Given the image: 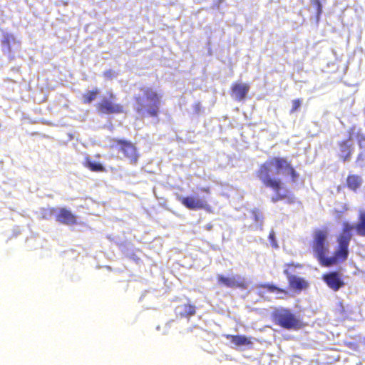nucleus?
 Listing matches in <instances>:
<instances>
[{"label":"nucleus","instance_id":"aec40b11","mask_svg":"<svg viewBox=\"0 0 365 365\" xmlns=\"http://www.w3.org/2000/svg\"><path fill=\"white\" fill-rule=\"evenodd\" d=\"M264 287L267 288L269 292L276 293L278 295V298H283L282 295H285L287 294L285 291L272 285H266Z\"/></svg>","mask_w":365,"mask_h":365},{"label":"nucleus","instance_id":"7ed1b4c3","mask_svg":"<svg viewBox=\"0 0 365 365\" xmlns=\"http://www.w3.org/2000/svg\"><path fill=\"white\" fill-rule=\"evenodd\" d=\"M162 95L150 87L142 88L135 96V110L137 113L144 116H158Z\"/></svg>","mask_w":365,"mask_h":365},{"label":"nucleus","instance_id":"5701e85b","mask_svg":"<svg viewBox=\"0 0 365 365\" xmlns=\"http://www.w3.org/2000/svg\"><path fill=\"white\" fill-rule=\"evenodd\" d=\"M314 4L315 9L317 10V19H318L319 16L322 13V5L319 0H314Z\"/></svg>","mask_w":365,"mask_h":365},{"label":"nucleus","instance_id":"dca6fc26","mask_svg":"<svg viewBox=\"0 0 365 365\" xmlns=\"http://www.w3.org/2000/svg\"><path fill=\"white\" fill-rule=\"evenodd\" d=\"M361 179L356 175L349 176L347 178V184L350 189L355 190L361 185Z\"/></svg>","mask_w":365,"mask_h":365},{"label":"nucleus","instance_id":"1a4fd4ad","mask_svg":"<svg viewBox=\"0 0 365 365\" xmlns=\"http://www.w3.org/2000/svg\"><path fill=\"white\" fill-rule=\"evenodd\" d=\"M323 278L327 285L334 290H338L344 285V282L336 272H331L325 274Z\"/></svg>","mask_w":365,"mask_h":365},{"label":"nucleus","instance_id":"6ab92c4d","mask_svg":"<svg viewBox=\"0 0 365 365\" xmlns=\"http://www.w3.org/2000/svg\"><path fill=\"white\" fill-rule=\"evenodd\" d=\"M14 41L13 35L6 34L4 36V40L2 41V47L4 51H10L11 42Z\"/></svg>","mask_w":365,"mask_h":365},{"label":"nucleus","instance_id":"9b49d317","mask_svg":"<svg viewBox=\"0 0 365 365\" xmlns=\"http://www.w3.org/2000/svg\"><path fill=\"white\" fill-rule=\"evenodd\" d=\"M57 221L61 223L70 225L76 223V217L71 211L65 208H61L59 210V212L57 215Z\"/></svg>","mask_w":365,"mask_h":365},{"label":"nucleus","instance_id":"a878e982","mask_svg":"<svg viewBox=\"0 0 365 365\" xmlns=\"http://www.w3.org/2000/svg\"><path fill=\"white\" fill-rule=\"evenodd\" d=\"M104 76L106 78H112L114 76V72L109 70L104 73Z\"/></svg>","mask_w":365,"mask_h":365},{"label":"nucleus","instance_id":"a211bd4d","mask_svg":"<svg viewBox=\"0 0 365 365\" xmlns=\"http://www.w3.org/2000/svg\"><path fill=\"white\" fill-rule=\"evenodd\" d=\"M85 165L92 171L103 170V167L101 163L93 162L88 158H86V159Z\"/></svg>","mask_w":365,"mask_h":365},{"label":"nucleus","instance_id":"39448f33","mask_svg":"<svg viewBox=\"0 0 365 365\" xmlns=\"http://www.w3.org/2000/svg\"><path fill=\"white\" fill-rule=\"evenodd\" d=\"M354 141H357L361 148H365V136L361 134L360 130L355 127L349 133V139L340 144L341 157L344 161L349 160Z\"/></svg>","mask_w":365,"mask_h":365},{"label":"nucleus","instance_id":"9d476101","mask_svg":"<svg viewBox=\"0 0 365 365\" xmlns=\"http://www.w3.org/2000/svg\"><path fill=\"white\" fill-rule=\"evenodd\" d=\"M250 90V86L243 83L235 84L232 88V96L237 101L243 100Z\"/></svg>","mask_w":365,"mask_h":365},{"label":"nucleus","instance_id":"bb28decb","mask_svg":"<svg viewBox=\"0 0 365 365\" xmlns=\"http://www.w3.org/2000/svg\"><path fill=\"white\" fill-rule=\"evenodd\" d=\"M284 274L287 276V278L289 279V277L290 275L289 274L288 270H287V269H285V270L284 271Z\"/></svg>","mask_w":365,"mask_h":365},{"label":"nucleus","instance_id":"393cba45","mask_svg":"<svg viewBox=\"0 0 365 365\" xmlns=\"http://www.w3.org/2000/svg\"><path fill=\"white\" fill-rule=\"evenodd\" d=\"M252 214H253L255 220L257 222H261L262 215L259 213V211H257V210L253 211Z\"/></svg>","mask_w":365,"mask_h":365},{"label":"nucleus","instance_id":"4468645a","mask_svg":"<svg viewBox=\"0 0 365 365\" xmlns=\"http://www.w3.org/2000/svg\"><path fill=\"white\" fill-rule=\"evenodd\" d=\"M176 313L185 317L192 316L195 313V308L190 304H184L176 308Z\"/></svg>","mask_w":365,"mask_h":365},{"label":"nucleus","instance_id":"423d86ee","mask_svg":"<svg viewBox=\"0 0 365 365\" xmlns=\"http://www.w3.org/2000/svg\"><path fill=\"white\" fill-rule=\"evenodd\" d=\"M277 324L285 329H294L299 326V320L287 309H279L274 314Z\"/></svg>","mask_w":365,"mask_h":365},{"label":"nucleus","instance_id":"f3484780","mask_svg":"<svg viewBox=\"0 0 365 365\" xmlns=\"http://www.w3.org/2000/svg\"><path fill=\"white\" fill-rule=\"evenodd\" d=\"M359 235L365 236V212H361L359 222L356 226Z\"/></svg>","mask_w":365,"mask_h":365},{"label":"nucleus","instance_id":"412c9836","mask_svg":"<svg viewBox=\"0 0 365 365\" xmlns=\"http://www.w3.org/2000/svg\"><path fill=\"white\" fill-rule=\"evenodd\" d=\"M98 93V91L97 89H96L95 91H93L88 92L86 94H85L83 96L84 102L85 103H91L92 101H93L96 98Z\"/></svg>","mask_w":365,"mask_h":365},{"label":"nucleus","instance_id":"4be33fe9","mask_svg":"<svg viewBox=\"0 0 365 365\" xmlns=\"http://www.w3.org/2000/svg\"><path fill=\"white\" fill-rule=\"evenodd\" d=\"M301 104L302 102L299 99H295L292 101V108L291 112H295L301 106Z\"/></svg>","mask_w":365,"mask_h":365},{"label":"nucleus","instance_id":"f257e3e1","mask_svg":"<svg viewBox=\"0 0 365 365\" xmlns=\"http://www.w3.org/2000/svg\"><path fill=\"white\" fill-rule=\"evenodd\" d=\"M276 174L291 175L293 180H295L296 173L289 163L284 158H274L266 161L262 165L259 171V177L263 183L271 187L276 195L272 197V201L275 202L279 200H287L292 201L290 192L284 187L280 180L272 178Z\"/></svg>","mask_w":365,"mask_h":365},{"label":"nucleus","instance_id":"f03ea898","mask_svg":"<svg viewBox=\"0 0 365 365\" xmlns=\"http://www.w3.org/2000/svg\"><path fill=\"white\" fill-rule=\"evenodd\" d=\"M343 231L338 237L339 247L335 255L331 257H326L325 255L328 251L327 242V232L323 230H317L314 235L313 250L318 259L322 265L330 266L339 261L346 259L349 254L348 247L352 237L351 231L354 228L348 222H344Z\"/></svg>","mask_w":365,"mask_h":365},{"label":"nucleus","instance_id":"b1692460","mask_svg":"<svg viewBox=\"0 0 365 365\" xmlns=\"http://www.w3.org/2000/svg\"><path fill=\"white\" fill-rule=\"evenodd\" d=\"M269 240H270V241H271L272 246L273 247L277 248L278 246H277V243H276V241H275V240H274V232L273 231H272V232H270L269 236Z\"/></svg>","mask_w":365,"mask_h":365},{"label":"nucleus","instance_id":"f8f14e48","mask_svg":"<svg viewBox=\"0 0 365 365\" xmlns=\"http://www.w3.org/2000/svg\"><path fill=\"white\" fill-rule=\"evenodd\" d=\"M226 337L235 347H248L252 344L250 339L245 336L227 335Z\"/></svg>","mask_w":365,"mask_h":365},{"label":"nucleus","instance_id":"ddd939ff","mask_svg":"<svg viewBox=\"0 0 365 365\" xmlns=\"http://www.w3.org/2000/svg\"><path fill=\"white\" fill-rule=\"evenodd\" d=\"M101 110L103 113H120L122 111V107L105 99L101 103Z\"/></svg>","mask_w":365,"mask_h":365},{"label":"nucleus","instance_id":"6e6552de","mask_svg":"<svg viewBox=\"0 0 365 365\" xmlns=\"http://www.w3.org/2000/svg\"><path fill=\"white\" fill-rule=\"evenodd\" d=\"M218 280L219 282L223 284L227 287H240L247 289V284L245 278L240 275H235L230 277L218 275Z\"/></svg>","mask_w":365,"mask_h":365},{"label":"nucleus","instance_id":"cd10ccee","mask_svg":"<svg viewBox=\"0 0 365 365\" xmlns=\"http://www.w3.org/2000/svg\"><path fill=\"white\" fill-rule=\"evenodd\" d=\"M202 191L208 192H209V189L208 188H202Z\"/></svg>","mask_w":365,"mask_h":365},{"label":"nucleus","instance_id":"0eeeda50","mask_svg":"<svg viewBox=\"0 0 365 365\" xmlns=\"http://www.w3.org/2000/svg\"><path fill=\"white\" fill-rule=\"evenodd\" d=\"M178 200L184 206L190 210L206 209L208 207L207 200L198 196H180Z\"/></svg>","mask_w":365,"mask_h":365},{"label":"nucleus","instance_id":"20e7f679","mask_svg":"<svg viewBox=\"0 0 365 365\" xmlns=\"http://www.w3.org/2000/svg\"><path fill=\"white\" fill-rule=\"evenodd\" d=\"M110 148L117 152L120 158H126L130 163H135L138 159L136 148L130 142L124 140H110Z\"/></svg>","mask_w":365,"mask_h":365},{"label":"nucleus","instance_id":"2eb2a0df","mask_svg":"<svg viewBox=\"0 0 365 365\" xmlns=\"http://www.w3.org/2000/svg\"><path fill=\"white\" fill-rule=\"evenodd\" d=\"M289 282L292 288L297 289H303L307 284L303 279L296 276H289Z\"/></svg>","mask_w":365,"mask_h":365}]
</instances>
